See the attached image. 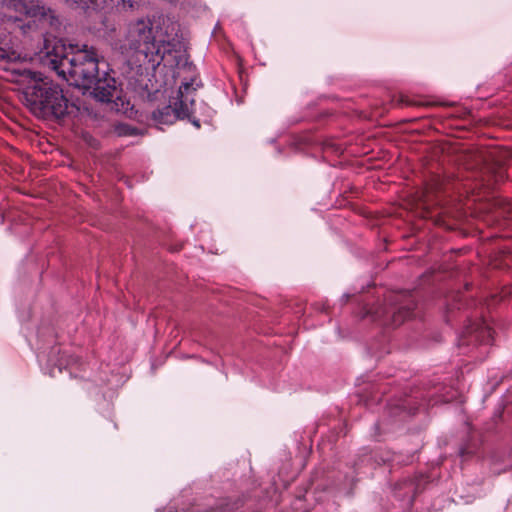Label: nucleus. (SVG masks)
Masks as SVG:
<instances>
[{
	"label": "nucleus",
	"mask_w": 512,
	"mask_h": 512,
	"mask_svg": "<svg viewBox=\"0 0 512 512\" xmlns=\"http://www.w3.org/2000/svg\"><path fill=\"white\" fill-rule=\"evenodd\" d=\"M446 192L445 180L439 175H433L426 182L419 200L426 207L440 205L442 202V194Z\"/></svg>",
	"instance_id": "obj_8"
},
{
	"label": "nucleus",
	"mask_w": 512,
	"mask_h": 512,
	"mask_svg": "<svg viewBox=\"0 0 512 512\" xmlns=\"http://www.w3.org/2000/svg\"><path fill=\"white\" fill-rule=\"evenodd\" d=\"M398 485H399V486H400V485H404V486H406V485H410V486H413V485H414V482H413V480L405 479V480H403V482H402V483H399Z\"/></svg>",
	"instance_id": "obj_13"
},
{
	"label": "nucleus",
	"mask_w": 512,
	"mask_h": 512,
	"mask_svg": "<svg viewBox=\"0 0 512 512\" xmlns=\"http://www.w3.org/2000/svg\"><path fill=\"white\" fill-rule=\"evenodd\" d=\"M68 7L90 14L102 8L105 0H62Z\"/></svg>",
	"instance_id": "obj_10"
},
{
	"label": "nucleus",
	"mask_w": 512,
	"mask_h": 512,
	"mask_svg": "<svg viewBox=\"0 0 512 512\" xmlns=\"http://www.w3.org/2000/svg\"><path fill=\"white\" fill-rule=\"evenodd\" d=\"M41 53L44 65L72 85L89 90L100 73L99 58L87 44H66L57 37H44Z\"/></svg>",
	"instance_id": "obj_2"
},
{
	"label": "nucleus",
	"mask_w": 512,
	"mask_h": 512,
	"mask_svg": "<svg viewBox=\"0 0 512 512\" xmlns=\"http://www.w3.org/2000/svg\"><path fill=\"white\" fill-rule=\"evenodd\" d=\"M401 103L405 104V105H412V102H410L408 99L404 98V97H401Z\"/></svg>",
	"instance_id": "obj_14"
},
{
	"label": "nucleus",
	"mask_w": 512,
	"mask_h": 512,
	"mask_svg": "<svg viewBox=\"0 0 512 512\" xmlns=\"http://www.w3.org/2000/svg\"><path fill=\"white\" fill-rule=\"evenodd\" d=\"M2 3L7 9L26 15L33 22H39L41 29H48V33L60 31L61 21L56 12L41 0H2Z\"/></svg>",
	"instance_id": "obj_6"
},
{
	"label": "nucleus",
	"mask_w": 512,
	"mask_h": 512,
	"mask_svg": "<svg viewBox=\"0 0 512 512\" xmlns=\"http://www.w3.org/2000/svg\"><path fill=\"white\" fill-rule=\"evenodd\" d=\"M417 302L410 291L390 292L384 303L367 310L366 315L385 327L396 328L414 315Z\"/></svg>",
	"instance_id": "obj_4"
},
{
	"label": "nucleus",
	"mask_w": 512,
	"mask_h": 512,
	"mask_svg": "<svg viewBox=\"0 0 512 512\" xmlns=\"http://www.w3.org/2000/svg\"><path fill=\"white\" fill-rule=\"evenodd\" d=\"M90 89L95 99L101 102H111L114 99H120V93L117 81L108 72H100L95 77V82Z\"/></svg>",
	"instance_id": "obj_7"
},
{
	"label": "nucleus",
	"mask_w": 512,
	"mask_h": 512,
	"mask_svg": "<svg viewBox=\"0 0 512 512\" xmlns=\"http://www.w3.org/2000/svg\"><path fill=\"white\" fill-rule=\"evenodd\" d=\"M126 45L135 53L143 55L152 66L162 62L169 66L177 65L176 58L184 48L180 24L168 18L161 22L139 19L130 24Z\"/></svg>",
	"instance_id": "obj_1"
},
{
	"label": "nucleus",
	"mask_w": 512,
	"mask_h": 512,
	"mask_svg": "<svg viewBox=\"0 0 512 512\" xmlns=\"http://www.w3.org/2000/svg\"><path fill=\"white\" fill-rule=\"evenodd\" d=\"M22 100L37 118L62 120L68 114L69 100L60 85L52 81H36L24 88Z\"/></svg>",
	"instance_id": "obj_3"
},
{
	"label": "nucleus",
	"mask_w": 512,
	"mask_h": 512,
	"mask_svg": "<svg viewBox=\"0 0 512 512\" xmlns=\"http://www.w3.org/2000/svg\"><path fill=\"white\" fill-rule=\"evenodd\" d=\"M417 490H418V487H417V486H416V487H414V491H415V493H417Z\"/></svg>",
	"instance_id": "obj_15"
},
{
	"label": "nucleus",
	"mask_w": 512,
	"mask_h": 512,
	"mask_svg": "<svg viewBox=\"0 0 512 512\" xmlns=\"http://www.w3.org/2000/svg\"><path fill=\"white\" fill-rule=\"evenodd\" d=\"M492 329L484 322L473 323L466 327L459 339V346L469 345L472 342L489 344L493 339Z\"/></svg>",
	"instance_id": "obj_9"
},
{
	"label": "nucleus",
	"mask_w": 512,
	"mask_h": 512,
	"mask_svg": "<svg viewBox=\"0 0 512 512\" xmlns=\"http://www.w3.org/2000/svg\"><path fill=\"white\" fill-rule=\"evenodd\" d=\"M145 5V0H120L117 3L118 9L124 11H135L139 10Z\"/></svg>",
	"instance_id": "obj_12"
},
{
	"label": "nucleus",
	"mask_w": 512,
	"mask_h": 512,
	"mask_svg": "<svg viewBox=\"0 0 512 512\" xmlns=\"http://www.w3.org/2000/svg\"><path fill=\"white\" fill-rule=\"evenodd\" d=\"M20 59V53L16 51L9 43L5 41L0 42V61L15 62Z\"/></svg>",
	"instance_id": "obj_11"
},
{
	"label": "nucleus",
	"mask_w": 512,
	"mask_h": 512,
	"mask_svg": "<svg viewBox=\"0 0 512 512\" xmlns=\"http://www.w3.org/2000/svg\"><path fill=\"white\" fill-rule=\"evenodd\" d=\"M195 91L192 83H182L178 90V97L170 104L154 110L152 120L157 124L171 125L177 119L187 118L196 128H200L199 120L192 118Z\"/></svg>",
	"instance_id": "obj_5"
}]
</instances>
